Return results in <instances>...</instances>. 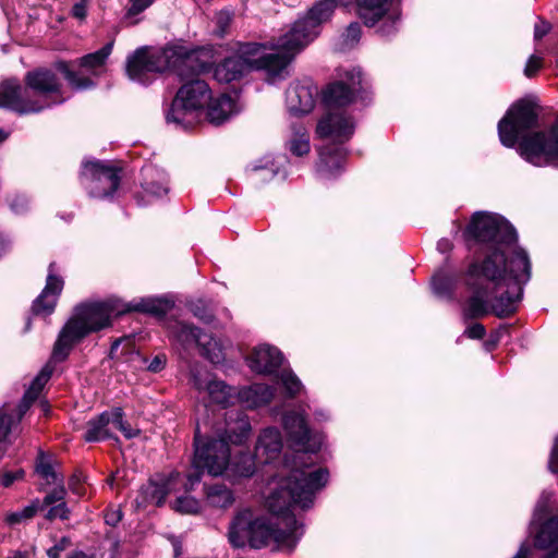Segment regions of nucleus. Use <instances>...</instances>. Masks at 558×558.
Masks as SVG:
<instances>
[{"mask_svg": "<svg viewBox=\"0 0 558 558\" xmlns=\"http://www.w3.org/2000/svg\"><path fill=\"white\" fill-rule=\"evenodd\" d=\"M283 426L288 440L298 452L292 459H286L281 473L269 483L265 506L272 514L283 515L282 523L287 530L279 527L280 522H272L259 512L245 508L236 512L229 526V542L234 547H270L292 551L302 531L289 513L294 507L310 508L316 493L327 483L328 472L314 469L307 454L317 451L320 441L311 437L305 418L299 413H288L283 417Z\"/></svg>", "mask_w": 558, "mask_h": 558, "instance_id": "f257e3e1", "label": "nucleus"}, {"mask_svg": "<svg viewBox=\"0 0 558 558\" xmlns=\"http://www.w3.org/2000/svg\"><path fill=\"white\" fill-rule=\"evenodd\" d=\"M466 240L486 243L488 251L482 263L469 268L472 296L464 308L466 318L489 313L498 317L513 314L522 299L523 286L531 277L526 252L517 246V234L502 217L476 213L464 231Z\"/></svg>", "mask_w": 558, "mask_h": 558, "instance_id": "f03ea898", "label": "nucleus"}, {"mask_svg": "<svg viewBox=\"0 0 558 558\" xmlns=\"http://www.w3.org/2000/svg\"><path fill=\"white\" fill-rule=\"evenodd\" d=\"M537 126V113L532 102L520 100L511 106L498 123V134L502 145L513 147L519 137L520 155L535 166L553 165L558 167V120L546 135L535 132L524 135Z\"/></svg>", "mask_w": 558, "mask_h": 558, "instance_id": "7ed1b4c3", "label": "nucleus"}, {"mask_svg": "<svg viewBox=\"0 0 558 558\" xmlns=\"http://www.w3.org/2000/svg\"><path fill=\"white\" fill-rule=\"evenodd\" d=\"M167 304L155 300H143L134 306H125L118 299L86 302L77 305L73 315L60 330L53 345L52 357L63 361L71 350L90 332H96L111 325L112 317L129 311H143L154 314L163 313Z\"/></svg>", "mask_w": 558, "mask_h": 558, "instance_id": "20e7f679", "label": "nucleus"}, {"mask_svg": "<svg viewBox=\"0 0 558 558\" xmlns=\"http://www.w3.org/2000/svg\"><path fill=\"white\" fill-rule=\"evenodd\" d=\"M251 432V424L242 413H231L226 421V428L219 432L217 437L203 439L198 429L195 434V452L193 457L194 472L187 474L190 487L201 481V474L219 476L230 465V444L240 445Z\"/></svg>", "mask_w": 558, "mask_h": 558, "instance_id": "39448f33", "label": "nucleus"}, {"mask_svg": "<svg viewBox=\"0 0 558 558\" xmlns=\"http://www.w3.org/2000/svg\"><path fill=\"white\" fill-rule=\"evenodd\" d=\"M24 82V87L16 80H8L0 84V108L27 114L64 101L60 94L61 84L51 70L29 71Z\"/></svg>", "mask_w": 558, "mask_h": 558, "instance_id": "423d86ee", "label": "nucleus"}, {"mask_svg": "<svg viewBox=\"0 0 558 558\" xmlns=\"http://www.w3.org/2000/svg\"><path fill=\"white\" fill-rule=\"evenodd\" d=\"M362 84V73L353 69L345 72V75L330 84L324 92V101L328 112L318 124L316 132L322 138H329L335 143L342 144L350 140L354 133L353 119L341 108L351 104L359 93Z\"/></svg>", "mask_w": 558, "mask_h": 558, "instance_id": "0eeeda50", "label": "nucleus"}, {"mask_svg": "<svg viewBox=\"0 0 558 558\" xmlns=\"http://www.w3.org/2000/svg\"><path fill=\"white\" fill-rule=\"evenodd\" d=\"M196 57L187 53L182 47H167L150 51L146 48L137 49L128 59L126 73L133 81L147 83L151 73H162L173 70L182 78L192 77Z\"/></svg>", "mask_w": 558, "mask_h": 558, "instance_id": "6e6552de", "label": "nucleus"}, {"mask_svg": "<svg viewBox=\"0 0 558 558\" xmlns=\"http://www.w3.org/2000/svg\"><path fill=\"white\" fill-rule=\"evenodd\" d=\"M210 99L211 92L207 83L192 78L178 90L167 114V121L189 129L199 120Z\"/></svg>", "mask_w": 558, "mask_h": 558, "instance_id": "1a4fd4ad", "label": "nucleus"}, {"mask_svg": "<svg viewBox=\"0 0 558 558\" xmlns=\"http://www.w3.org/2000/svg\"><path fill=\"white\" fill-rule=\"evenodd\" d=\"M82 178L89 194L98 198L111 196L120 184L118 169L101 161L84 163Z\"/></svg>", "mask_w": 558, "mask_h": 558, "instance_id": "9d476101", "label": "nucleus"}, {"mask_svg": "<svg viewBox=\"0 0 558 558\" xmlns=\"http://www.w3.org/2000/svg\"><path fill=\"white\" fill-rule=\"evenodd\" d=\"M172 336L183 348H190L196 344L201 349L202 355L214 364H220L225 361L222 345L214 341L215 348H208L213 339L207 333L201 332L198 328L190 324L181 322L175 323L172 329Z\"/></svg>", "mask_w": 558, "mask_h": 558, "instance_id": "9b49d317", "label": "nucleus"}, {"mask_svg": "<svg viewBox=\"0 0 558 558\" xmlns=\"http://www.w3.org/2000/svg\"><path fill=\"white\" fill-rule=\"evenodd\" d=\"M181 488L185 493L192 489L186 477L181 476L180 473H171L167 478L159 477L150 480L141 489L142 500L138 504H151L160 506L166 496L172 492H178Z\"/></svg>", "mask_w": 558, "mask_h": 558, "instance_id": "f8f14e48", "label": "nucleus"}, {"mask_svg": "<svg viewBox=\"0 0 558 558\" xmlns=\"http://www.w3.org/2000/svg\"><path fill=\"white\" fill-rule=\"evenodd\" d=\"M315 38L316 35L306 27L304 22L298 20L288 32L271 44V47L293 59Z\"/></svg>", "mask_w": 558, "mask_h": 558, "instance_id": "ddd939ff", "label": "nucleus"}, {"mask_svg": "<svg viewBox=\"0 0 558 558\" xmlns=\"http://www.w3.org/2000/svg\"><path fill=\"white\" fill-rule=\"evenodd\" d=\"M260 48V45L253 44L248 45L246 49L242 51V53L250 56L251 69L264 70L271 78L279 76L292 59L282 51L255 57Z\"/></svg>", "mask_w": 558, "mask_h": 558, "instance_id": "4468645a", "label": "nucleus"}, {"mask_svg": "<svg viewBox=\"0 0 558 558\" xmlns=\"http://www.w3.org/2000/svg\"><path fill=\"white\" fill-rule=\"evenodd\" d=\"M316 96L317 87L312 83H293L286 93L287 107L294 114L310 113L315 106Z\"/></svg>", "mask_w": 558, "mask_h": 558, "instance_id": "2eb2a0df", "label": "nucleus"}, {"mask_svg": "<svg viewBox=\"0 0 558 558\" xmlns=\"http://www.w3.org/2000/svg\"><path fill=\"white\" fill-rule=\"evenodd\" d=\"M54 263L49 265L46 286L40 295L33 303L32 308L36 315H50L53 312L58 298L63 289V280L54 274Z\"/></svg>", "mask_w": 558, "mask_h": 558, "instance_id": "dca6fc26", "label": "nucleus"}, {"mask_svg": "<svg viewBox=\"0 0 558 558\" xmlns=\"http://www.w3.org/2000/svg\"><path fill=\"white\" fill-rule=\"evenodd\" d=\"M250 368L258 374H270L282 363L280 351L270 345L256 347L247 357Z\"/></svg>", "mask_w": 558, "mask_h": 558, "instance_id": "f3484780", "label": "nucleus"}, {"mask_svg": "<svg viewBox=\"0 0 558 558\" xmlns=\"http://www.w3.org/2000/svg\"><path fill=\"white\" fill-rule=\"evenodd\" d=\"M338 0H319L315 2L307 11L306 15L300 19L306 27L316 35H319L320 26L332 17Z\"/></svg>", "mask_w": 558, "mask_h": 558, "instance_id": "a211bd4d", "label": "nucleus"}, {"mask_svg": "<svg viewBox=\"0 0 558 558\" xmlns=\"http://www.w3.org/2000/svg\"><path fill=\"white\" fill-rule=\"evenodd\" d=\"M344 5L356 4L357 14L366 26H374L388 14L391 0H340Z\"/></svg>", "mask_w": 558, "mask_h": 558, "instance_id": "6ab92c4d", "label": "nucleus"}, {"mask_svg": "<svg viewBox=\"0 0 558 558\" xmlns=\"http://www.w3.org/2000/svg\"><path fill=\"white\" fill-rule=\"evenodd\" d=\"M250 70V56L243 53L225 59L215 68L214 76L220 83H230Z\"/></svg>", "mask_w": 558, "mask_h": 558, "instance_id": "aec40b11", "label": "nucleus"}, {"mask_svg": "<svg viewBox=\"0 0 558 558\" xmlns=\"http://www.w3.org/2000/svg\"><path fill=\"white\" fill-rule=\"evenodd\" d=\"M281 449L282 439L279 430L269 427L259 435L255 447V454L257 458L263 459L264 462H269L280 453Z\"/></svg>", "mask_w": 558, "mask_h": 558, "instance_id": "412c9836", "label": "nucleus"}, {"mask_svg": "<svg viewBox=\"0 0 558 558\" xmlns=\"http://www.w3.org/2000/svg\"><path fill=\"white\" fill-rule=\"evenodd\" d=\"M113 428V410L101 413L86 424L84 439L86 441H100L112 438L111 429Z\"/></svg>", "mask_w": 558, "mask_h": 558, "instance_id": "4be33fe9", "label": "nucleus"}, {"mask_svg": "<svg viewBox=\"0 0 558 558\" xmlns=\"http://www.w3.org/2000/svg\"><path fill=\"white\" fill-rule=\"evenodd\" d=\"M206 117L211 124L220 125L226 122L234 112L235 104L229 96L221 95L208 101Z\"/></svg>", "mask_w": 558, "mask_h": 558, "instance_id": "5701e85b", "label": "nucleus"}, {"mask_svg": "<svg viewBox=\"0 0 558 558\" xmlns=\"http://www.w3.org/2000/svg\"><path fill=\"white\" fill-rule=\"evenodd\" d=\"M143 189L146 193L161 197L168 193V180L163 170L147 166L143 169Z\"/></svg>", "mask_w": 558, "mask_h": 558, "instance_id": "b1692460", "label": "nucleus"}, {"mask_svg": "<svg viewBox=\"0 0 558 558\" xmlns=\"http://www.w3.org/2000/svg\"><path fill=\"white\" fill-rule=\"evenodd\" d=\"M345 150L335 145H326L319 153L318 171L323 174H333L342 168Z\"/></svg>", "mask_w": 558, "mask_h": 558, "instance_id": "393cba45", "label": "nucleus"}, {"mask_svg": "<svg viewBox=\"0 0 558 558\" xmlns=\"http://www.w3.org/2000/svg\"><path fill=\"white\" fill-rule=\"evenodd\" d=\"M275 395L272 387L265 384H254L243 388L239 392V398L247 408H256L270 402Z\"/></svg>", "mask_w": 558, "mask_h": 558, "instance_id": "a878e982", "label": "nucleus"}, {"mask_svg": "<svg viewBox=\"0 0 558 558\" xmlns=\"http://www.w3.org/2000/svg\"><path fill=\"white\" fill-rule=\"evenodd\" d=\"M194 385L199 391H206L211 402L221 405L228 404L231 397L230 388L223 381L210 379L204 383L194 375Z\"/></svg>", "mask_w": 558, "mask_h": 558, "instance_id": "bb28decb", "label": "nucleus"}, {"mask_svg": "<svg viewBox=\"0 0 558 558\" xmlns=\"http://www.w3.org/2000/svg\"><path fill=\"white\" fill-rule=\"evenodd\" d=\"M206 502L213 508L226 509L233 505V492L223 484H215L205 488Z\"/></svg>", "mask_w": 558, "mask_h": 558, "instance_id": "cd10ccee", "label": "nucleus"}, {"mask_svg": "<svg viewBox=\"0 0 558 558\" xmlns=\"http://www.w3.org/2000/svg\"><path fill=\"white\" fill-rule=\"evenodd\" d=\"M534 545L541 549L558 546V519L550 518L536 532Z\"/></svg>", "mask_w": 558, "mask_h": 558, "instance_id": "c85d7f7f", "label": "nucleus"}, {"mask_svg": "<svg viewBox=\"0 0 558 558\" xmlns=\"http://www.w3.org/2000/svg\"><path fill=\"white\" fill-rule=\"evenodd\" d=\"M289 150L295 156H304L310 151V137L304 126L292 128V136L289 140Z\"/></svg>", "mask_w": 558, "mask_h": 558, "instance_id": "c756f323", "label": "nucleus"}, {"mask_svg": "<svg viewBox=\"0 0 558 558\" xmlns=\"http://www.w3.org/2000/svg\"><path fill=\"white\" fill-rule=\"evenodd\" d=\"M113 48V41L108 43L98 51L88 53L80 59V65L88 70H96L102 66L110 56Z\"/></svg>", "mask_w": 558, "mask_h": 558, "instance_id": "7c9ffc66", "label": "nucleus"}, {"mask_svg": "<svg viewBox=\"0 0 558 558\" xmlns=\"http://www.w3.org/2000/svg\"><path fill=\"white\" fill-rule=\"evenodd\" d=\"M51 368L48 366L44 367L41 372L34 378L29 388L24 395L23 403L27 408L34 400H36L51 376Z\"/></svg>", "mask_w": 558, "mask_h": 558, "instance_id": "2f4dec72", "label": "nucleus"}, {"mask_svg": "<svg viewBox=\"0 0 558 558\" xmlns=\"http://www.w3.org/2000/svg\"><path fill=\"white\" fill-rule=\"evenodd\" d=\"M453 286V277L444 271H439L433 277V291L439 298H449L451 295Z\"/></svg>", "mask_w": 558, "mask_h": 558, "instance_id": "473e14b6", "label": "nucleus"}, {"mask_svg": "<svg viewBox=\"0 0 558 558\" xmlns=\"http://www.w3.org/2000/svg\"><path fill=\"white\" fill-rule=\"evenodd\" d=\"M229 466L231 472L238 476L248 477L255 472V461L250 453H242Z\"/></svg>", "mask_w": 558, "mask_h": 558, "instance_id": "72a5a7b5", "label": "nucleus"}, {"mask_svg": "<svg viewBox=\"0 0 558 558\" xmlns=\"http://www.w3.org/2000/svg\"><path fill=\"white\" fill-rule=\"evenodd\" d=\"M57 68L74 88L85 89L93 86L92 80L88 77L80 76L75 72L71 71L65 62H59Z\"/></svg>", "mask_w": 558, "mask_h": 558, "instance_id": "f704fd0d", "label": "nucleus"}, {"mask_svg": "<svg viewBox=\"0 0 558 558\" xmlns=\"http://www.w3.org/2000/svg\"><path fill=\"white\" fill-rule=\"evenodd\" d=\"M38 511V505L32 504L20 511L9 512L4 517L8 525L14 526L32 519Z\"/></svg>", "mask_w": 558, "mask_h": 558, "instance_id": "c9c22d12", "label": "nucleus"}, {"mask_svg": "<svg viewBox=\"0 0 558 558\" xmlns=\"http://www.w3.org/2000/svg\"><path fill=\"white\" fill-rule=\"evenodd\" d=\"M154 1L155 0H130L123 17L124 21L129 25L137 24L138 20H134V17L147 10Z\"/></svg>", "mask_w": 558, "mask_h": 558, "instance_id": "e433bc0d", "label": "nucleus"}, {"mask_svg": "<svg viewBox=\"0 0 558 558\" xmlns=\"http://www.w3.org/2000/svg\"><path fill=\"white\" fill-rule=\"evenodd\" d=\"M279 381L289 397H295L303 388L301 380L292 371H283L280 374Z\"/></svg>", "mask_w": 558, "mask_h": 558, "instance_id": "4c0bfd02", "label": "nucleus"}, {"mask_svg": "<svg viewBox=\"0 0 558 558\" xmlns=\"http://www.w3.org/2000/svg\"><path fill=\"white\" fill-rule=\"evenodd\" d=\"M173 509L181 513L195 514L199 511V501L189 495L180 496L173 504Z\"/></svg>", "mask_w": 558, "mask_h": 558, "instance_id": "58836bf2", "label": "nucleus"}, {"mask_svg": "<svg viewBox=\"0 0 558 558\" xmlns=\"http://www.w3.org/2000/svg\"><path fill=\"white\" fill-rule=\"evenodd\" d=\"M36 471L49 485L62 483V478L59 477L57 472L53 470L52 465L43 456L40 457L36 465Z\"/></svg>", "mask_w": 558, "mask_h": 558, "instance_id": "ea45409f", "label": "nucleus"}, {"mask_svg": "<svg viewBox=\"0 0 558 558\" xmlns=\"http://www.w3.org/2000/svg\"><path fill=\"white\" fill-rule=\"evenodd\" d=\"M113 428L119 429L128 439L138 435V429H134L123 421V411L121 408L113 409Z\"/></svg>", "mask_w": 558, "mask_h": 558, "instance_id": "a19ab883", "label": "nucleus"}, {"mask_svg": "<svg viewBox=\"0 0 558 558\" xmlns=\"http://www.w3.org/2000/svg\"><path fill=\"white\" fill-rule=\"evenodd\" d=\"M551 495L548 493H543L536 504L533 519H532V526H534L538 521H541L545 514L547 513L548 505L550 501Z\"/></svg>", "mask_w": 558, "mask_h": 558, "instance_id": "79ce46f5", "label": "nucleus"}, {"mask_svg": "<svg viewBox=\"0 0 558 558\" xmlns=\"http://www.w3.org/2000/svg\"><path fill=\"white\" fill-rule=\"evenodd\" d=\"M71 545V541L68 537H62L59 539L54 546L47 549V556L49 558H60L61 553L69 548Z\"/></svg>", "mask_w": 558, "mask_h": 558, "instance_id": "37998d69", "label": "nucleus"}, {"mask_svg": "<svg viewBox=\"0 0 558 558\" xmlns=\"http://www.w3.org/2000/svg\"><path fill=\"white\" fill-rule=\"evenodd\" d=\"M9 205L15 214L24 213L28 207V201L24 195H14L9 199Z\"/></svg>", "mask_w": 558, "mask_h": 558, "instance_id": "c03bdc74", "label": "nucleus"}, {"mask_svg": "<svg viewBox=\"0 0 558 558\" xmlns=\"http://www.w3.org/2000/svg\"><path fill=\"white\" fill-rule=\"evenodd\" d=\"M361 37V26L359 23H351L344 33V40L349 45H353L359 41Z\"/></svg>", "mask_w": 558, "mask_h": 558, "instance_id": "a18cd8bd", "label": "nucleus"}, {"mask_svg": "<svg viewBox=\"0 0 558 558\" xmlns=\"http://www.w3.org/2000/svg\"><path fill=\"white\" fill-rule=\"evenodd\" d=\"M46 517L49 520L57 518L65 520L69 518V509L64 502H60L57 506L50 508Z\"/></svg>", "mask_w": 558, "mask_h": 558, "instance_id": "49530a36", "label": "nucleus"}, {"mask_svg": "<svg viewBox=\"0 0 558 558\" xmlns=\"http://www.w3.org/2000/svg\"><path fill=\"white\" fill-rule=\"evenodd\" d=\"M12 424V417L0 410V445L5 440Z\"/></svg>", "mask_w": 558, "mask_h": 558, "instance_id": "de8ad7c7", "label": "nucleus"}, {"mask_svg": "<svg viewBox=\"0 0 558 558\" xmlns=\"http://www.w3.org/2000/svg\"><path fill=\"white\" fill-rule=\"evenodd\" d=\"M542 66V59L536 56H531L525 64L524 74L527 77H532Z\"/></svg>", "mask_w": 558, "mask_h": 558, "instance_id": "09e8293b", "label": "nucleus"}, {"mask_svg": "<svg viewBox=\"0 0 558 558\" xmlns=\"http://www.w3.org/2000/svg\"><path fill=\"white\" fill-rule=\"evenodd\" d=\"M90 0H80L72 8V14L78 20H84L87 14V7Z\"/></svg>", "mask_w": 558, "mask_h": 558, "instance_id": "8fccbe9b", "label": "nucleus"}, {"mask_svg": "<svg viewBox=\"0 0 558 558\" xmlns=\"http://www.w3.org/2000/svg\"><path fill=\"white\" fill-rule=\"evenodd\" d=\"M464 335L471 339H482L485 336V327L482 324H473L465 329Z\"/></svg>", "mask_w": 558, "mask_h": 558, "instance_id": "3c124183", "label": "nucleus"}, {"mask_svg": "<svg viewBox=\"0 0 558 558\" xmlns=\"http://www.w3.org/2000/svg\"><path fill=\"white\" fill-rule=\"evenodd\" d=\"M65 496V489L61 486L59 488L53 489L50 494H48L44 498V504L49 506L58 501H62Z\"/></svg>", "mask_w": 558, "mask_h": 558, "instance_id": "603ef678", "label": "nucleus"}, {"mask_svg": "<svg viewBox=\"0 0 558 558\" xmlns=\"http://www.w3.org/2000/svg\"><path fill=\"white\" fill-rule=\"evenodd\" d=\"M550 28H551V26L548 22L539 20V22L536 23L534 26V38L536 40L542 39L544 36H546L549 33Z\"/></svg>", "mask_w": 558, "mask_h": 558, "instance_id": "864d4df0", "label": "nucleus"}, {"mask_svg": "<svg viewBox=\"0 0 558 558\" xmlns=\"http://www.w3.org/2000/svg\"><path fill=\"white\" fill-rule=\"evenodd\" d=\"M24 472L19 470L15 472H4L1 476V484L4 487H9L13 484L14 481L21 478L23 476Z\"/></svg>", "mask_w": 558, "mask_h": 558, "instance_id": "5fc2aeb1", "label": "nucleus"}, {"mask_svg": "<svg viewBox=\"0 0 558 558\" xmlns=\"http://www.w3.org/2000/svg\"><path fill=\"white\" fill-rule=\"evenodd\" d=\"M166 356L163 354L156 355L150 363L148 364L147 368L150 372L157 373L163 369L166 365Z\"/></svg>", "mask_w": 558, "mask_h": 558, "instance_id": "6e6d98bb", "label": "nucleus"}, {"mask_svg": "<svg viewBox=\"0 0 558 558\" xmlns=\"http://www.w3.org/2000/svg\"><path fill=\"white\" fill-rule=\"evenodd\" d=\"M548 469L550 472L558 474V438L553 447L550 458L548 461Z\"/></svg>", "mask_w": 558, "mask_h": 558, "instance_id": "4d7b16f0", "label": "nucleus"}, {"mask_svg": "<svg viewBox=\"0 0 558 558\" xmlns=\"http://www.w3.org/2000/svg\"><path fill=\"white\" fill-rule=\"evenodd\" d=\"M191 311L194 316L204 320L205 323H209L213 319V315L206 310L201 308L197 304H191Z\"/></svg>", "mask_w": 558, "mask_h": 558, "instance_id": "13d9d810", "label": "nucleus"}, {"mask_svg": "<svg viewBox=\"0 0 558 558\" xmlns=\"http://www.w3.org/2000/svg\"><path fill=\"white\" fill-rule=\"evenodd\" d=\"M107 524L116 525L121 520L119 511L108 512L105 517Z\"/></svg>", "mask_w": 558, "mask_h": 558, "instance_id": "bf43d9fd", "label": "nucleus"}, {"mask_svg": "<svg viewBox=\"0 0 558 558\" xmlns=\"http://www.w3.org/2000/svg\"><path fill=\"white\" fill-rule=\"evenodd\" d=\"M452 247V243L448 239H441L437 243V248L441 253H446L450 251Z\"/></svg>", "mask_w": 558, "mask_h": 558, "instance_id": "052dcab7", "label": "nucleus"}, {"mask_svg": "<svg viewBox=\"0 0 558 558\" xmlns=\"http://www.w3.org/2000/svg\"><path fill=\"white\" fill-rule=\"evenodd\" d=\"M217 21H218V24L221 26V27H225L229 24L230 22V15L228 12H221L219 13L218 17H217Z\"/></svg>", "mask_w": 558, "mask_h": 558, "instance_id": "680f3d73", "label": "nucleus"}, {"mask_svg": "<svg viewBox=\"0 0 558 558\" xmlns=\"http://www.w3.org/2000/svg\"><path fill=\"white\" fill-rule=\"evenodd\" d=\"M530 549L522 545L518 551V554L513 558H527Z\"/></svg>", "mask_w": 558, "mask_h": 558, "instance_id": "e2e57ef3", "label": "nucleus"}, {"mask_svg": "<svg viewBox=\"0 0 558 558\" xmlns=\"http://www.w3.org/2000/svg\"><path fill=\"white\" fill-rule=\"evenodd\" d=\"M546 558H558V545L548 549Z\"/></svg>", "mask_w": 558, "mask_h": 558, "instance_id": "0e129e2a", "label": "nucleus"}, {"mask_svg": "<svg viewBox=\"0 0 558 558\" xmlns=\"http://www.w3.org/2000/svg\"><path fill=\"white\" fill-rule=\"evenodd\" d=\"M77 483H78V477H76V476H73V477L71 478L70 483H69L70 488H71L74 493H76V494H78V490H77V488L75 487V485H76Z\"/></svg>", "mask_w": 558, "mask_h": 558, "instance_id": "69168bd1", "label": "nucleus"}, {"mask_svg": "<svg viewBox=\"0 0 558 558\" xmlns=\"http://www.w3.org/2000/svg\"><path fill=\"white\" fill-rule=\"evenodd\" d=\"M68 558H90L83 551H75L72 555H70Z\"/></svg>", "mask_w": 558, "mask_h": 558, "instance_id": "338daca9", "label": "nucleus"}, {"mask_svg": "<svg viewBox=\"0 0 558 558\" xmlns=\"http://www.w3.org/2000/svg\"><path fill=\"white\" fill-rule=\"evenodd\" d=\"M208 336L213 339L209 342L208 348L214 349L215 348L214 341H217L218 343H220L222 345V353L225 354V344L220 340L214 338L213 336H210V335H208Z\"/></svg>", "mask_w": 558, "mask_h": 558, "instance_id": "774afa93", "label": "nucleus"}]
</instances>
